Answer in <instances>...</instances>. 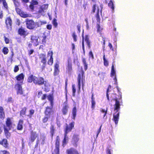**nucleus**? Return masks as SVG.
<instances>
[{
  "label": "nucleus",
  "mask_w": 154,
  "mask_h": 154,
  "mask_svg": "<svg viewBox=\"0 0 154 154\" xmlns=\"http://www.w3.org/2000/svg\"><path fill=\"white\" fill-rule=\"evenodd\" d=\"M31 42L33 45L37 46L38 45V38L36 35H32L31 36Z\"/></svg>",
  "instance_id": "nucleus-23"
},
{
  "label": "nucleus",
  "mask_w": 154,
  "mask_h": 154,
  "mask_svg": "<svg viewBox=\"0 0 154 154\" xmlns=\"http://www.w3.org/2000/svg\"><path fill=\"white\" fill-rule=\"evenodd\" d=\"M26 110L27 108L26 107H24L22 108L20 112V116H22L23 117V115H25L26 113Z\"/></svg>",
  "instance_id": "nucleus-31"
},
{
  "label": "nucleus",
  "mask_w": 154,
  "mask_h": 154,
  "mask_svg": "<svg viewBox=\"0 0 154 154\" xmlns=\"http://www.w3.org/2000/svg\"><path fill=\"white\" fill-rule=\"evenodd\" d=\"M6 126L4 125L3 127L4 133L7 138L11 136V133L9 131L12 128L13 122L10 118L8 117L5 121Z\"/></svg>",
  "instance_id": "nucleus-4"
},
{
  "label": "nucleus",
  "mask_w": 154,
  "mask_h": 154,
  "mask_svg": "<svg viewBox=\"0 0 154 154\" xmlns=\"http://www.w3.org/2000/svg\"><path fill=\"white\" fill-rule=\"evenodd\" d=\"M25 22L27 28L29 29H33L38 27V22H35L32 20L27 18Z\"/></svg>",
  "instance_id": "nucleus-6"
},
{
  "label": "nucleus",
  "mask_w": 154,
  "mask_h": 154,
  "mask_svg": "<svg viewBox=\"0 0 154 154\" xmlns=\"http://www.w3.org/2000/svg\"><path fill=\"white\" fill-rule=\"evenodd\" d=\"M42 43L43 45H45L46 42V38L47 36L45 35H44L42 37Z\"/></svg>",
  "instance_id": "nucleus-45"
},
{
  "label": "nucleus",
  "mask_w": 154,
  "mask_h": 154,
  "mask_svg": "<svg viewBox=\"0 0 154 154\" xmlns=\"http://www.w3.org/2000/svg\"><path fill=\"white\" fill-rule=\"evenodd\" d=\"M103 63L104 65L106 66H107L109 65L108 62L105 58V55L104 54L103 56Z\"/></svg>",
  "instance_id": "nucleus-41"
},
{
  "label": "nucleus",
  "mask_w": 154,
  "mask_h": 154,
  "mask_svg": "<svg viewBox=\"0 0 154 154\" xmlns=\"http://www.w3.org/2000/svg\"><path fill=\"white\" fill-rule=\"evenodd\" d=\"M20 20L18 19H16V25L19 26L20 25Z\"/></svg>",
  "instance_id": "nucleus-61"
},
{
  "label": "nucleus",
  "mask_w": 154,
  "mask_h": 154,
  "mask_svg": "<svg viewBox=\"0 0 154 154\" xmlns=\"http://www.w3.org/2000/svg\"><path fill=\"white\" fill-rule=\"evenodd\" d=\"M106 154H111V149L109 146L107 147L106 150Z\"/></svg>",
  "instance_id": "nucleus-54"
},
{
  "label": "nucleus",
  "mask_w": 154,
  "mask_h": 154,
  "mask_svg": "<svg viewBox=\"0 0 154 154\" xmlns=\"http://www.w3.org/2000/svg\"><path fill=\"white\" fill-rule=\"evenodd\" d=\"M77 109L75 106H74L72 109V118L75 120L76 116Z\"/></svg>",
  "instance_id": "nucleus-27"
},
{
  "label": "nucleus",
  "mask_w": 154,
  "mask_h": 154,
  "mask_svg": "<svg viewBox=\"0 0 154 154\" xmlns=\"http://www.w3.org/2000/svg\"><path fill=\"white\" fill-rule=\"evenodd\" d=\"M88 56L90 58L93 59L94 58V56L91 51H90L88 53Z\"/></svg>",
  "instance_id": "nucleus-48"
},
{
  "label": "nucleus",
  "mask_w": 154,
  "mask_h": 154,
  "mask_svg": "<svg viewBox=\"0 0 154 154\" xmlns=\"http://www.w3.org/2000/svg\"><path fill=\"white\" fill-rule=\"evenodd\" d=\"M72 64L71 58L70 57L68 58L67 63L66 64V73L71 74L72 71Z\"/></svg>",
  "instance_id": "nucleus-9"
},
{
  "label": "nucleus",
  "mask_w": 154,
  "mask_h": 154,
  "mask_svg": "<svg viewBox=\"0 0 154 154\" xmlns=\"http://www.w3.org/2000/svg\"><path fill=\"white\" fill-rule=\"evenodd\" d=\"M108 46L110 48V49H111L112 51H114V48L112 47V44L110 43H109L108 44Z\"/></svg>",
  "instance_id": "nucleus-63"
},
{
  "label": "nucleus",
  "mask_w": 154,
  "mask_h": 154,
  "mask_svg": "<svg viewBox=\"0 0 154 154\" xmlns=\"http://www.w3.org/2000/svg\"><path fill=\"white\" fill-rule=\"evenodd\" d=\"M82 60L84 66V69L85 70H86L88 69V64L86 62V59L85 58H83Z\"/></svg>",
  "instance_id": "nucleus-34"
},
{
  "label": "nucleus",
  "mask_w": 154,
  "mask_h": 154,
  "mask_svg": "<svg viewBox=\"0 0 154 154\" xmlns=\"http://www.w3.org/2000/svg\"><path fill=\"white\" fill-rule=\"evenodd\" d=\"M7 102L8 103H13V100L12 98L11 97H9Z\"/></svg>",
  "instance_id": "nucleus-59"
},
{
  "label": "nucleus",
  "mask_w": 154,
  "mask_h": 154,
  "mask_svg": "<svg viewBox=\"0 0 154 154\" xmlns=\"http://www.w3.org/2000/svg\"><path fill=\"white\" fill-rule=\"evenodd\" d=\"M0 145L2 146L6 149H8L9 148V144L8 142V140L5 138H3L0 141Z\"/></svg>",
  "instance_id": "nucleus-22"
},
{
  "label": "nucleus",
  "mask_w": 154,
  "mask_h": 154,
  "mask_svg": "<svg viewBox=\"0 0 154 154\" xmlns=\"http://www.w3.org/2000/svg\"><path fill=\"white\" fill-rule=\"evenodd\" d=\"M115 101V103L114 105V110L116 111V112L113 115L112 120L114 122L116 125L117 124L119 119V110L120 108V104L119 101L117 98L114 99Z\"/></svg>",
  "instance_id": "nucleus-3"
},
{
  "label": "nucleus",
  "mask_w": 154,
  "mask_h": 154,
  "mask_svg": "<svg viewBox=\"0 0 154 154\" xmlns=\"http://www.w3.org/2000/svg\"><path fill=\"white\" fill-rule=\"evenodd\" d=\"M91 108L93 109H94L95 107V105L96 104L94 98V93H92L91 97Z\"/></svg>",
  "instance_id": "nucleus-30"
},
{
  "label": "nucleus",
  "mask_w": 154,
  "mask_h": 154,
  "mask_svg": "<svg viewBox=\"0 0 154 154\" xmlns=\"http://www.w3.org/2000/svg\"><path fill=\"white\" fill-rule=\"evenodd\" d=\"M72 36L73 38L74 41V42H76L77 41V35L75 32H73L72 34Z\"/></svg>",
  "instance_id": "nucleus-53"
},
{
  "label": "nucleus",
  "mask_w": 154,
  "mask_h": 154,
  "mask_svg": "<svg viewBox=\"0 0 154 154\" xmlns=\"http://www.w3.org/2000/svg\"><path fill=\"white\" fill-rule=\"evenodd\" d=\"M29 8L32 10V11H36V9H35V6H34V5H33L31 3L30 5H29Z\"/></svg>",
  "instance_id": "nucleus-50"
},
{
  "label": "nucleus",
  "mask_w": 154,
  "mask_h": 154,
  "mask_svg": "<svg viewBox=\"0 0 154 154\" xmlns=\"http://www.w3.org/2000/svg\"><path fill=\"white\" fill-rule=\"evenodd\" d=\"M54 67L53 75L54 76H56L58 75L60 72L59 63L58 61L54 64Z\"/></svg>",
  "instance_id": "nucleus-16"
},
{
  "label": "nucleus",
  "mask_w": 154,
  "mask_h": 154,
  "mask_svg": "<svg viewBox=\"0 0 154 154\" xmlns=\"http://www.w3.org/2000/svg\"><path fill=\"white\" fill-rule=\"evenodd\" d=\"M69 138L67 136V134H64V138L62 141V146L64 147L67 143L68 141Z\"/></svg>",
  "instance_id": "nucleus-26"
},
{
  "label": "nucleus",
  "mask_w": 154,
  "mask_h": 154,
  "mask_svg": "<svg viewBox=\"0 0 154 154\" xmlns=\"http://www.w3.org/2000/svg\"><path fill=\"white\" fill-rule=\"evenodd\" d=\"M5 118V113L3 107L0 106V119L4 120Z\"/></svg>",
  "instance_id": "nucleus-25"
},
{
  "label": "nucleus",
  "mask_w": 154,
  "mask_h": 154,
  "mask_svg": "<svg viewBox=\"0 0 154 154\" xmlns=\"http://www.w3.org/2000/svg\"><path fill=\"white\" fill-rule=\"evenodd\" d=\"M18 34L20 36L25 38L29 34L27 30L25 28L21 26L18 28L17 31Z\"/></svg>",
  "instance_id": "nucleus-12"
},
{
  "label": "nucleus",
  "mask_w": 154,
  "mask_h": 154,
  "mask_svg": "<svg viewBox=\"0 0 154 154\" xmlns=\"http://www.w3.org/2000/svg\"><path fill=\"white\" fill-rule=\"evenodd\" d=\"M72 95L73 97H75V93L76 91V90L75 88V84H73L72 85Z\"/></svg>",
  "instance_id": "nucleus-37"
},
{
  "label": "nucleus",
  "mask_w": 154,
  "mask_h": 154,
  "mask_svg": "<svg viewBox=\"0 0 154 154\" xmlns=\"http://www.w3.org/2000/svg\"><path fill=\"white\" fill-rule=\"evenodd\" d=\"M107 109L106 108V109L105 110V109H100V112H102L104 113V115H103V118L105 117V116H106V115L107 113Z\"/></svg>",
  "instance_id": "nucleus-49"
},
{
  "label": "nucleus",
  "mask_w": 154,
  "mask_h": 154,
  "mask_svg": "<svg viewBox=\"0 0 154 154\" xmlns=\"http://www.w3.org/2000/svg\"><path fill=\"white\" fill-rule=\"evenodd\" d=\"M75 122H72L69 124V125L66 124L65 129L64 130V134H67L68 133L70 132L74 126Z\"/></svg>",
  "instance_id": "nucleus-14"
},
{
  "label": "nucleus",
  "mask_w": 154,
  "mask_h": 154,
  "mask_svg": "<svg viewBox=\"0 0 154 154\" xmlns=\"http://www.w3.org/2000/svg\"><path fill=\"white\" fill-rule=\"evenodd\" d=\"M38 23V25H37L38 27H39L41 26L42 25L44 24H45L47 23V22L46 21H40L37 22Z\"/></svg>",
  "instance_id": "nucleus-46"
},
{
  "label": "nucleus",
  "mask_w": 154,
  "mask_h": 154,
  "mask_svg": "<svg viewBox=\"0 0 154 154\" xmlns=\"http://www.w3.org/2000/svg\"><path fill=\"white\" fill-rule=\"evenodd\" d=\"M46 28L48 30H50L52 29V26L50 24H48L46 26Z\"/></svg>",
  "instance_id": "nucleus-60"
},
{
  "label": "nucleus",
  "mask_w": 154,
  "mask_h": 154,
  "mask_svg": "<svg viewBox=\"0 0 154 154\" xmlns=\"http://www.w3.org/2000/svg\"><path fill=\"white\" fill-rule=\"evenodd\" d=\"M69 109V105L67 102H64L61 109L62 114L63 115H66L67 114Z\"/></svg>",
  "instance_id": "nucleus-17"
},
{
  "label": "nucleus",
  "mask_w": 154,
  "mask_h": 154,
  "mask_svg": "<svg viewBox=\"0 0 154 154\" xmlns=\"http://www.w3.org/2000/svg\"><path fill=\"white\" fill-rule=\"evenodd\" d=\"M47 97L48 99L50 102L51 106H47L45 109L44 113L45 116L51 117L53 114L54 111L53 109L54 106V97L53 94H49L48 96L46 94H43L42 96L41 97L42 100H45Z\"/></svg>",
  "instance_id": "nucleus-1"
},
{
  "label": "nucleus",
  "mask_w": 154,
  "mask_h": 154,
  "mask_svg": "<svg viewBox=\"0 0 154 154\" xmlns=\"http://www.w3.org/2000/svg\"><path fill=\"white\" fill-rule=\"evenodd\" d=\"M48 8V5L47 4H44L40 6L37 13L38 14H42L44 12L45 10H47Z\"/></svg>",
  "instance_id": "nucleus-19"
},
{
  "label": "nucleus",
  "mask_w": 154,
  "mask_h": 154,
  "mask_svg": "<svg viewBox=\"0 0 154 154\" xmlns=\"http://www.w3.org/2000/svg\"><path fill=\"white\" fill-rule=\"evenodd\" d=\"M9 49L7 47H4L2 50V52L4 54H7L9 52Z\"/></svg>",
  "instance_id": "nucleus-36"
},
{
  "label": "nucleus",
  "mask_w": 154,
  "mask_h": 154,
  "mask_svg": "<svg viewBox=\"0 0 154 154\" xmlns=\"http://www.w3.org/2000/svg\"><path fill=\"white\" fill-rule=\"evenodd\" d=\"M38 137V134L35 131L32 130L30 131V135L29 137V143L33 142L36 138Z\"/></svg>",
  "instance_id": "nucleus-13"
},
{
  "label": "nucleus",
  "mask_w": 154,
  "mask_h": 154,
  "mask_svg": "<svg viewBox=\"0 0 154 154\" xmlns=\"http://www.w3.org/2000/svg\"><path fill=\"white\" fill-rule=\"evenodd\" d=\"M14 4L16 7H18L20 5L19 3L18 2L17 0H13Z\"/></svg>",
  "instance_id": "nucleus-56"
},
{
  "label": "nucleus",
  "mask_w": 154,
  "mask_h": 154,
  "mask_svg": "<svg viewBox=\"0 0 154 154\" xmlns=\"http://www.w3.org/2000/svg\"><path fill=\"white\" fill-rule=\"evenodd\" d=\"M23 84L17 83L14 85V88L16 90L17 94L22 95L23 96H25L26 95L24 94L22 85Z\"/></svg>",
  "instance_id": "nucleus-11"
},
{
  "label": "nucleus",
  "mask_w": 154,
  "mask_h": 154,
  "mask_svg": "<svg viewBox=\"0 0 154 154\" xmlns=\"http://www.w3.org/2000/svg\"><path fill=\"white\" fill-rule=\"evenodd\" d=\"M1 154H10V152L6 150H2L0 151Z\"/></svg>",
  "instance_id": "nucleus-51"
},
{
  "label": "nucleus",
  "mask_w": 154,
  "mask_h": 154,
  "mask_svg": "<svg viewBox=\"0 0 154 154\" xmlns=\"http://www.w3.org/2000/svg\"><path fill=\"white\" fill-rule=\"evenodd\" d=\"M54 62V59L53 57H50L48 60L47 63L50 66H52Z\"/></svg>",
  "instance_id": "nucleus-38"
},
{
  "label": "nucleus",
  "mask_w": 154,
  "mask_h": 154,
  "mask_svg": "<svg viewBox=\"0 0 154 154\" xmlns=\"http://www.w3.org/2000/svg\"><path fill=\"white\" fill-rule=\"evenodd\" d=\"M15 10L17 13L22 17L26 18L29 17V14H25L24 12H22L18 7H15Z\"/></svg>",
  "instance_id": "nucleus-20"
},
{
  "label": "nucleus",
  "mask_w": 154,
  "mask_h": 154,
  "mask_svg": "<svg viewBox=\"0 0 154 154\" xmlns=\"http://www.w3.org/2000/svg\"><path fill=\"white\" fill-rule=\"evenodd\" d=\"M4 38L5 43L6 44H8L10 43V40L8 38H7L5 36L4 37Z\"/></svg>",
  "instance_id": "nucleus-55"
},
{
  "label": "nucleus",
  "mask_w": 154,
  "mask_h": 154,
  "mask_svg": "<svg viewBox=\"0 0 154 154\" xmlns=\"http://www.w3.org/2000/svg\"><path fill=\"white\" fill-rule=\"evenodd\" d=\"M60 138L59 136H57L55 140V149L52 154H60Z\"/></svg>",
  "instance_id": "nucleus-8"
},
{
  "label": "nucleus",
  "mask_w": 154,
  "mask_h": 154,
  "mask_svg": "<svg viewBox=\"0 0 154 154\" xmlns=\"http://www.w3.org/2000/svg\"><path fill=\"white\" fill-rule=\"evenodd\" d=\"M79 140V135L74 134L72 139L71 142L73 145L75 147H76L77 146V142Z\"/></svg>",
  "instance_id": "nucleus-18"
},
{
  "label": "nucleus",
  "mask_w": 154,
  "mask_h": 154,
  "mask_svg": "<svg viewBox=\"0 0 154 154\" xmlns=\"http://www.w3.org/2000/svg\"><path fill=\"white\" fill-rule=\"evenodd\" d=\"M82 48L83 49V51L84 54H85V45H84V34H82Z\"/></svg>",
  "instance_id": "nucleus-39"
},
{
  "label": "nucleus",
  "mask_w": 154,
  "mask_h": 154,
  "mask_svg": "<svg viewBox=\"0 0 154 154\" xmlns=\"http://www.w3.org/2000/svg\"><path fill=\"white\" fill-rule=\"evenodd\" d=\"M39 58L41 60V62L42 64H40V70L41 71H43L45 69L47 64V58L46 55L44 54H40Z\"/></svg>",
  "instance_id": "nucleus-7"
},
{
  "label": "nucleus",
  "mask_w": 154,
  "mask_h": 154,
  "mask_svg": "<svg viewBox=\"0 0 154 154\" xmlns=\"http://www.w3.org/2000/svg\"><path fill=\"white\" fill-rule=\"evenodd\" d=\"M85 40L86 43L89 48H91V42L89 40V38L88 35H85V38H84V40Z\"/></svg>",
  "instance_id": "nucleus-28"
},
{
  "label": "nucleus",
  "mask_w": 154,
  "mask_h": 154,
  "mask_svg": "<svg viewBox=\"0 0 154 154\" xmlns=\"http://www.w3.org/2000/svg\"><path fill=\"white\" fill-rule=\"evenodd\" d=\"M24 76V74L22 73L17 75L15 77V78L19 82L18 83L23 84Z\"/></svg>",
  "instance_id": "nucleus-21"
},
{
  "label": "nucleus",
  "mask_w": 154,
  "mask_h": 154,
  "mask_svg": "<svg viewBox=\"0 0 154 154\" xmlns=\"http://www.w3.org/2000/svg\"><path fill=\"white\" fill-rule=\"evenodd\" d=\"M85 72L82 69L80 73L78 74L77 78L78 88L79 91H80L81 89V82L82 85V89H83V87L84 86L85 81Z\"/></svg>",
  "instance_id": "nucleus-5"
},
{
  "label": "nucleus",
  "mask_w": 154,
  "mask_h": 154,
  "mask_svg": "<svg viewBox=\"0 0 154 154\" xmlns=\"http://www.w3.org/2000/svg\"><path fill=\"white\" fill-rule=\"evenodd\" d=\"M51 117H48L47 116H45L42 119V122L43 123H45L48 121L49 119Z\"/></svg>",
  "instance_id": "nucleus-40"
},
{
  "label": "nucleus",
  "mask_w": 154,
  "mask_h": 154,
  "mask_svg": "<svg viewBox=\"0 0 154 154\" xmlns=\"http://www.w3.org/2000/svg\"><path fill=\"white\" fill-rule=\"evenodd\" d=\"M116 71L114 69V65L113 64L112 66L111 70L110 73V76L111 77H113V76H116Z\"/></svg>",
  "instance_id": "nucleus-32"
},
{
  "label": "nucleus",
  "mask_w": 154,
  "mask_h": 154,
  "mask_svg": "<svg viewBox=\"0 0 154 154\" xmlns=\"http://www.w3.org/2000/svg\"><path fill=\"white\" fill-rule=\"evenodd\" d=\"M52 23L55 28L57 27L58 24L57 22V20L56 19L54 18L53 19Z\"/></svg>",
  "instance_id": "nucleus-44"
},
{
  "label": "nucleus",
  "mask_w": 154,
  "mask_h": 154,
  "mask_svg": "<svg viewBox=\"0 0 154 154\" xmlns=\"http://www.w3.org/2000/svg\"><path fill=\"white\" fill-rule=\"evenodd\" d=\"M97 32H100L102 31L103 28H102L99 24H97Z\"/></svg>",
  "instance_id": "nucleus-47"
},
{
  "label": "nucleus",
  "mask_w": 154,
  "mask_h": 154,
  "mask_svg": "<svg viewBox=\"0 0 154 154\" xmlns=\"http://www.w3.org/2000/svg\"><path fill=\"white\" fill-rule=\"evenodd\" d=\"M48 56H50V57H53V52L52 51H50L48 52Z\"/></svg>",
  "instance_id": "nucleus-52"
},
{
  "label": "nucleus",
  "mask_w": 154,
  "mask_h": 154,
  "mask_svg": "<svg viewBox=\"0 0 154 154\" xmlns=\"http://www.w3.org/2000/svg\"><path fill=\"white\" fill-rule=\"evenodd\" d=\"M68 84V79H66L65 80V96L66 99L67 98V87Z\"/></svg>",
  "instance_id": "nucleus-43"
},
{
  "label": "nucleus",
  "mask_w": 154,
  "mask_h": 154,
  "mask_svg": "<svg viewBox=\"0 0 154 154\" xmlns=\"http://www.w3.org/2000/svg\"><path fill=\"white\" fill-rule=\"evenodd\" d=\"M19 70V67L17 65H16L14 66V71L15 72H17Z\"/></svg>",
  "instance_id": "nucleus-57"
},
{
  "label": "nucleus",
  "mask_w": 154,
  "mask_h": 154,
  "mask_svg": "<svg viewBox=\"0 0 154 154\" xmlns=\"http://www.w3.org/2000/svg\"><path fill=\"white\" fill-rule=\"evenodd\" d=\"M3 5V6L4 7V8L6 10H8V5L7 4V3L6 2V1L5 0H4L2 2Z\"/></svg>",
  "instance_id": "nucleus-42"
},
{
  "label": "nucleus",
  "mask_w": 154,
  "mask_h": 154,
  "mask_svg": "<svg viewBox=\"0 0 154 154\" xmlns=\"http://www.w3.org/2000/svg\"><path fill=\"white\" fill-rule=\"evenodd\" d=\"M108 5L109 7L112 9V11H113L114 10V7L113 2L112 0H110L108 4Z\"/></svg>",
  "instance_id": "nucleus-33"
},
{
  "label": "nucleus",
  "mask_w": 154,
  "mask_h": 154,
  "mask_svg": "<svg viewBox=\"0 0 154 154\" xmlns=\"http://www.w3.org/2000/svg\"><path fill=\"white\" fill-rule=\"evenodd\" d=\"M96 8L97 10V12L95 15V17L96 18L97 22H98L99 23H100V19L99 14L100 9L99 7L97 6V5L96 4H95L93 5L92 6V11L93 13H94L95 12V11Z\"/></svg>",
  "instance_id": "nucleus-10"
},
{
  "label": "nucleus",
  "mask_w": 154,
  "mask_h": 154,
  "mask_svg": "<svg viewBox=\"0 0 154 154\" xmlns=\"http://www.w3.org/2000/svg\"><path fill=\"white\" fill-rule=\"evenodd\" d=\"M34 51L33 49H31L28 51V54L29 56H30L34 52Z\"/></svg>",
  "instance_id": "nucleus-64"
},
{
  "label": "nucleus",
  "mask_w": 154,
  "mask_h": 154,
  "mask_svg": "<svg viewBox=\"0 0 154 154\" xmlns=\"http://www.w3.org/2000/svg\"><path fill=\"white\" fill-rule=\"evenodd\" d=\"M27 82L28 83H33L36 85L41 86L44 85L45 86L46 85V82L44 79L42 77H36L33 74H30L28 77Z\"/></svg>",
  "instance_id": "nucleus-2"
},
{
  "label": "nucleus",
  "mask_w": 154,
  "mask_h": 154,
  "mask_svg": "<svg viewBox=\"0 0 154 154\" xmlns=\"http://www.w3.org/2000/svg\"><path fill=\"white\" fill-rule=\"evenodd\" d=\"M43 94H42V91H39L38 92L37 97L38 98L41 97V96L42 95V96Z\"/></svg>",
  "instance_id": "nucleus-58"
},
{
  "label": "nucleus",
  "mask_w": 154,
  "mask_h": 154,
  "mask_svg": "<svg viewBox=\"0 0 154 154\" xmlns=\"http://www.w3.org/2000/svg\"><path fill=\"white\" fill-rule=\"evenodd\" d=\"M31 3L33 4V5H38V2L36 0H33Z\"/></svg>",
  "instance_id": "nucleus-62"
},
{
  "label": "nucleus",
  "mask_w": 154,
  "mask_h": 154,
  "mask_svg": "<svg viewBox=\"0 0 154 154\" xmlns=\"http://www.w3.org/2000/svg\"><path fill=\"white\" fill-rule=\"evenodd\" d=\"M6 28L8 31H11L12 28V20L10 17H6L5 19Z\"/></svg>",
  "instance_id": "nucleus-15"
},
{
  "label": "nucleus",
  "mask_w": 154,
  "mask_h": 154,
  "mask_svg": "<svg viewBox=\"0 0 154 154\" xmlns=\"http://www.w3.org/2000/svg\"><path fill=\"white\" fill-rule=\"evenodd\" d=\"M29 113L27 116L29 118H31L35 113V111L34 109H31L29 111Z\"/></svg>",
  "instance_id": "nucleus-35"
},
{
  "label": "nucleus",
  "mask_w": 154,
  "mask_h": 154,
  "mask_svg": "<svg viewBox=\"0 0 154 154\" xmlns=\"http://www.w3.org/2000/svg\"><path fill=\"white\" fill-rule=\"evenodd\" d=\"M23 121L22 119H20L17 124V130L21 131L23 128Z\"/></svg>",
  "instance_id": "nucleus-24"
},
{
  "label": "nucleus",
  "mask_w": 154,
  "mask_h": 154,
  "mask_svg": "<svg viewBox=\"0 0 154 154\" xmlns=\"http://www.w3.org/2000/svg\"><path fill=\"white\" fill-rule=\"evenodd\" d=\"M50 133L51 134V137L53 138L55 133V129L53 125H51L50 127Z\"/></svg>",
  "instance_id": "nucleus-29"
}]
</instances>
